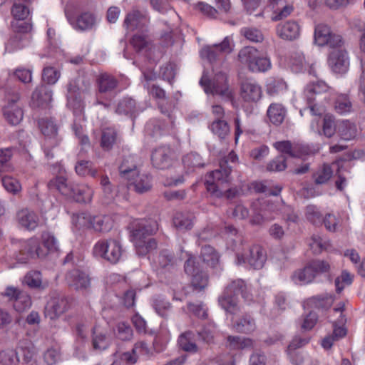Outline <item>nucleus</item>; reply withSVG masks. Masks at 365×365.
I'll return each instance as SVG.
<instances>
[{
  "label": "nucleus",
  "mask_w": 365,
  "mask_h": 365,
  "mask_svg": "<svg viewBox=\"0 0 365 365\" xmlns=\"http://www.w3.org/2000/svg\"><path fill=\"white\" fill-rule=\"evenodd\" d=\"M153 307L156 313L162 317H167L171 309L170 303L161 297H157L153 300Z\"/></svg>",
  "instance_id": "obj_61"
},
{
  "label": "nucleus",
  "mask_w": 365,
  "mask_h": 365,
  "mask_svg": "<svg viewBox=\"0 0 365 365\" xmlns=\"http://www.w3.org/2000/svg\"><path fill=\"white\" fill-rule=\"evenodd\" d=\"M113 227V222L108 216H94L91 218V227L96 232H108Z\"/></svg>",
  "instance_id": "obj_47"
},
{
  "label": "nucleus",
  "mask_w": 365,
  "mask_h": 365,
  "mask_svg": "<svg viewBox=\"0 0 365 365\" xmlns=\"http://www.w3.org/2000/svg\"><path fill=\"white\" fill-rule=\"evenodd\" d=\"M341 46L342 45L331 48L332 51L329 53L328 60L331 70L337 73L346 72L349 65L347 52Z\"/></svg>",
  "instance_id": "obj_20"
},
{
  "label": "nucleus",
  "mask_w": 365,
  "mask_h": 365,
  "mask_svg": "<svg viewBox=\"0 0 365 365\" xmlns=\"http://www.w3.org/2000/svg\"><path fill=\"white\" fill-rule=\"evenodd\" d=\"M31 305L30 296L24 292H21L13 303L14 308L19 312H24Z\"/></svg>",
  "instance_id": "obj_60"
},
{
  "label": "nucleus",
  "mask_w": 365,
  "mask_h": 365,
  "mask_svg": "<svg viewBox=\"0 0 365 365\" xmlns=\"http://www.w3.org/2000/svg\"><path fill=\"white\" fill-rule=\"evenodd\" d=\"M158 230L156 220L153 219H142L133 224L131 240L134 245L142 244V240L154 235Z\"/></svg>",
  "instance_id": "obj_12"
},
{
  "label": "nucleus",
  "mask_w": 365,
  "mask_h": 365,
  "mask_svg": "<svg viewBox=\"0 0 365 365\" xmlns=\"http://www.w3.org/2000/svg\"><path fill=\"white\" fill-rule=\"evenodd\" d=\"M130 43L134 50L147 58L155 57L156 48L148 31L138 32L132 37Z\"/></svg>",
  "instance_id": "obj_16"
},
{
  "label": "nucleus",
  "mask_w": 365,
  "mask_h": 365,
  "mask_svg": "<svg viewBox=\"0 0 365 365\" xmlns=\"http://www.w3.org/2000/svg\"><path fill=\"white\" fill-rule=\"evenodd\" d=\"M335 110L339 114L350 113L352 110V103L347 94H340L337 96L335 105Z\"/></svg>",
  "instance_id": "obj_56"
},
{
  "label": "nucleus",
  "mask_w": 365,
  "mask_h": 365,
  "mask_svg": "<svg viewBox=\"0 0 365 365\" xmlns=\"http://www.w3.org/2000/svg\"><path fill=\"white\" fill-rule=\"evenodd\" d=\"M289 65L294 73H299L308 68L309 74L317 76L316 70L314 67V62H310L309 59L305 58L304 54L300 51H294L291 52L289 61Z\"/></svg>",
  "instance_id": "obj_22"
},
{
  "label": "nucleus",
  "mask_w": 365,
  "mask_h": 365,
  "mask_svg": "<svg viewBox=\"0 0 365 365\" xmlns=\"http://www.w3.org/2000/svg\"><path fill=\"white\" fill-rule=\"evenodd\" d=\"M151 349L145 341H138L134 344L131 352H125L121 356V359L128 364H135L138 359V354L150 356Z\"/></svg>",
  "instance_id": "obj_35"
},
{
  "label": "nucleus",
  "mask_w": 365,
  "mask_h": 365,
  "mask_svg": "<svg viewBox=\"0 0 365 365\" xmlns=\"http://www.w3.org/2000/svg\"><path fill=\"white\" fill-rule=\"evenodd\" d=\"M38 125L42 133L46 137V144H50V141H54L55 145L59 144L61 138L58 137V127L53 119H41L38 121Z\"/></svg>",
  "instance_id": "obj_30"
},
{
  "label": "nucleus",
  "mask_w": 365,
  "mask_h": 365,
  "mask_svg": "<svg viewBox=\"0 0 365 365\" xmlns=\"http://www.w3.org/2000/svg\"><path fill=\"white\" fill-rule=\"evenodd\" d=\"M19 358L14 350H6L0 352V365H18Z\"/></svg>",
  "instance_id": "obj_64"
},
{
  "label": "nucleus",
  "mask_w": 365,
  "mask_h": 365,
  "mask_svg": "<svg viewBox=\"0 0 365 365\" xmlns=\"http://www.w3.org/2000/svg\"><path fill=\"white\" fill-rule=\"evenodd\" d=\"M159 108L162 113L165 114L168 121L164 122L158 119L150 120L145 125V133L153 138L160 136L164 133L170 131L175 128V120L171 113L165 110L162 104L159 105Z\"/></svg>",
  "instance_id": "obj_13"
},
{
  "label": "nucleus",
  "mask_w": 365,
  "mask_h": 365,
  "mask_svg": "<svg viewBox=\"0 0 365 365\" xmlns=\"http://www.w3.org/2000/svg\"><path fill=\"white\" fill-rule=\"evenodd\" d=\"M234 329L240 333L249 334L256 329L255 319L250 314H244L236 321L232 319Z\"/></svg>",
  "instance_id": "obj_41"
},
{
  "label": "nucleus",
  "mask_w": 365,
  "mask_h": 365,
  "mask_svg": "<svg viewBox=\"0 0 365 365\" xmlns=\"http://www.w3.org/2000/svg\"><path fill=\"white\" fill-rule=\"evenodd\" d=\"M90 88V83L80 76L69 80L66 84V106L75 114H81L83 110L84 102L81 94L88 91Z\"/></svg>",
  "instance_id": "obj_2"
},
{
  "label": "nucleus",
  "mask_w": 365,
  "mask_h": 365,
  "mask_svg": "<svg viewBox=\"0 0 365 365\" xmlns=\"http://www.w3.org/2000/svg\"><path fill=\"white\" fill-rule=\"evenodd\" d=\"M52 89L46 85L41 84L36 87L31 96V105L33 107L47 108L53 100Z\"/></svg>",
  "instance_id": "obj_27"
},
{
  "label": "nucleus",
  "mask_w": 365,
  "mask_h": 365,
  "mask_svg": "<svg viewBox=\"0 0 365 365\" xmlns=\"http://www.w3.org/2000/svg\"><path fill=\"white\" fill-rule=\"evenodd\" d=\"M241 96L246 102L257 103L262 96V88L255 81H245L241 84Z\"/></svg>",
  "instance_id": "obj_29"
},
{
  "label": "nucleus",
  "mask_w": 365,
  "mask_h": 365,
  "mask_svg": "<svg viewBox=\"0 0 365 365\" xmlns=\"http://www.w3.org/2000/svg\"><path fill=\"white\" fill-rule=\"evenodd\" d=\"M140 111L134 99L125 97L118 103L115 112L118 114L133 116Z\"/></svg>",
  "instance_id": "obj_43"
},
{
  "label": "nucleus",
  "mask_w": 365,
  "mask_h": 365,
  "mask_svg": "<svg viewBox=\"0 0 365 365\" xmlns=\"http://www.w3.org/2000/svg\"><path fill=\"white\" fill-rule=\"evenodd\" d=\"M238 58L252 72H265L271 68L269 58L259 56L258 51L254 47L247 46L242 48L238 53Z\"/></svg>",
  "instance_id": "obj_6"
},
{
  "label": "nucleus",
  "mask_w": 365,
  "mask_h": 365,
  "mask_svg": "<svg viewBox=\"0 0 365 365\" xmlns=\"http://www.w3.org/2000/svg\"><path fill=\"white\" fill-rule=\"evenodd\" d=\"M337 132L340 138L344 140H350L356 135V128L349 120H342L337 125Z\"/></svg>",
  "instance_id": "obj_46"
},
{
  "label": "nucleus",
  "mask_w": 365,
  "mask_h": 365,
  "mask_svg": "<svg viewBox=\"0 0 365 365\" xmlns=\"http://www.w3.org/2000/svg\"><path fill=\"white\" fill-rule=\"evenodd\" d=\"M46 256L47 252L42 249L38 240L32 237L21 244L15 257L19 263L26 264L31 259L44 258Z\"/></svg>",
  "instance_id": "obj_10"
},
{
  "label": "nucleus",
  "mask_w": 365,
  "mask_h": 365,
  "mask_svg": "<svg viewBox=\"0 0 365 365\" xmlns=\"http://www.w3.org/2000/svg\"><path fill=\"white\" fill-rule=\"evenodd\" d=\"M93 253L111 264H116L122 259L124 250L118 239L108 238L98 241L93 247Z\"/></svg>",
  "instance_id": "obj_4"
},
{
  "label": "nucleus",
  "mask_w": 365,
  "mask_h": 365,
  "mask_svg": "<svg viewBox=\"0 0 365 365\" xmlns=\"http://www.w3.org/2000/svg\"><path fill=\"white\" fill-rule=\"evenodd\" d=\"M61 76L60 72L53 67H45L42 72V80L47 84H55Z\"/></svg>",
  "instance_id": "obj_63"
},
{
  "label": "nucleus",
  "mask_w": 365,
  "mask_h": 365,
  "mask_svg": "<svg viewBox=\"0 0 365 365\" xmlns=\"http://www.w3.org/2000/svg\"><path fill=\"white\" fill-rule=\"evenodd\" d=\"M267 259L264 250L259 245H253L246 254H237V263L248 264L255 269H260L263 267Z\"/></svg>",
  "instance_id": "obj_15"
},
{
  "label": "nucleus",
  "mask_w": 365,
  "mask_h": 365,
  "mask_svg": "<svg viewBox=\"0 0 365 365\" xmlns=\"http://www.w3.org/2000/svg\"><path fill=\"white\" fill-rule=\"evenodd\" d=\"M185 273L191 278V285L198 291L204 289L208 284V275L200 267L196 258L189 257L184 265Z\"/></svg>",
  "instance_id": "obj_9"
},
{
  "label": "nucleus",
  "mask_w": 365,
  "mask_h": 365,
  "mask_svg": "<svg viewBox=\"0 0 365 365\" xmlns=\"http://www.w3.org/2000/svg\"><path fill=\"white\" fill-rule=\"evenodd\" d=\"M41 238L43 246L42 249L47 252V255L48 254H56L58 255V243L54 235L50 232H43L41 235Z\"/></svg>",
  "instance_id": "obj_50"
},
{
  "label": "nucleus",
  "mask_w": 365,
  "mask_h": 365,
  "mask_svg": "<svg viewBox=\"0 0 365 365\" xmlns=\"http://www.w3.org/2000/svg\"><path fill=\"white\" fill-rule=\"evenodd\" d=\"M329 90L328 85L323 81H317L308 84L304 91V97L307 102L308 108L313 115L320 114L317 103V98Z\"/></svg>",
  "instance_id": "obj_18"
},
{
  "label": "nucleus",
  "mask_w": 365,
  "mask_h": 365,
  "mask_svg": "<svg viewBox=\"0 0 365 365\" xmlns=\"http://www.w3.org/2000/svg\"><path fill=\"white\" fill-rule=\"evenodd\" d=\"M314 41L319 46H329L330 48L339 47L344 43L341 36L332 33L330 28L324 24L316 26Z\"/></svg>",
  "instance_id": "obj_17"
},
{
  "label": "nucleus",
  "mask_w": 365,
  "mask_h": 365,
  "mask_svg": "<svg viewBox=\"0 0 365 365\" xmlns=\"http://www.w3.org/2000/svg\"><path fill=\"white\" fill-rule=\"evenodd\" d=\"M138 158L136 155H128L123 158L121 164L119 166L120 175L126 180H132L138 172Z\"/></svg>",
  "instance_id": "obj_32"
},
{
  "label": "nucleus",
  "mask_w": 365,
  "mask_h": 365,
  "mask_svg": "<svg viewBox=\"0 0 365 365\" xmlns=\"http://www.w3.org/2000/svg\"><path fill=\"white\" fill-rule=\"evenodd\" d=\"M287 114L286 108L279 103H272L268 107L267 115L272 123L279 125L282 123Z\"/></svg>",
  "instance_id": "obj_40"
},
{
  "label": "nucleus",
  "mask_w": 365,
  "mask_h": 365,
  "mask_svg": "<svg viewBox=\"0 0 365 365\" xmlns=\"http://www.w3.org/2000/svg\"><path fill=\"white\" fill-rule=\"evenodd\" d=\"M149 17L145 12L133 11L127 14L123 26L130 31L138 30L139 32L148 31Z\"/></svg>",
  "instance_id": "obj_21"
},
{
  "label": "nucleus",
  "mask_w": 365,
  "mask_h": 365,
  "mask_svg": "<svg viewBox=\"0 0 365 365\" xmlns=\"http://www.w3.org/2000/svg\"><path fill=\"white\" fill-rule=\"evenodd\" d=\"M1 183L4 189L9 193L16 195L21 191L20 182L10 175H4L1 178Z\"/></svg>",
  "instance_id": "obj_55"
},
{
  "label": "nucleus",
  "mask_w": 365,
  "mask_h": 365,
  "mask_svg": "<svg viewBox=\"0 0 365 365\" xmlns=\"http://www.w3.org/2000/svg\"><path fill=\"white\" fill-rule=\"evenodd\" d=\"M212 133L220 138L224 139L230 133V127L227 123L222 119H216L210 125Z\"/></svg>",
  "instance_id": "obj_58"
},
{
  "label": "nucleus",
  "mask_w": 365,
  "mask_h": 365,
  "mask_svg": "<svg viewBox=\"0 0 365 365\" xmlns=\"http://www.w3.org/2000/svg\"><path fill=\"white\" fill-rule=\"evenodd\" d=\"M193 220L192 214L179 212L173 217V224L180 230H188L193 226Z\"/></svg>",
  "instance_id": "obj_48"
},
{
  "label": "nucleus",
  "mask_w": 365,
  "mask_h": 365,
  "mask_svg": "<svg viewBox=\"0 0 365 365\" xmlns=\"http://www.w3.org/2000/svg\"><path fill=\"white\" fill-rule=\"evenodd\" d=\"M200 258L207 266L215 267L219 263L220 256L212 247L205 245L201 249Z\"/></svg>",
  "instance_id": "obj_45"
},
{
  "label": "nucleus",
  "mask_w": 365,
  "mask_h": 365,
  "mask_svg": "<svg viewBox=\"0 0 365 365\" xmlns=\"http://www.w3.org/2000/svg\"><path fill=\"white\" fill-rule=\"evenodd\" d=\"M269 6L272 10V21H279L289 16L294 10L292 5L288 4L284 0H270Z\"/></svg>",
  "instance_id": "obj_33"
},
{
  "label": "nucleus",
  "mask_w": 365,
  "mask_h": 365,
  "mask_svg": "<svg viewBox=\"0 0 365 365\" xmlns=\"http://www.w3.org/2000/svg\"><path fill=\"white\" fill-rule=\"evenodd\" d=\"M178 344L180 349L190 354L198 352L199 348L195 343V334L191 331L181 334L178 339Z\"/></svg>",
  "instance_id": "obj_39"
},
{
  "label": "nucleus",
  "mask_w": 365,
  "mask_h": 365,
  "mask_svg": "<svg viewBox=\"0 0 365 365\" xmlns=\"http://www.w3.org/2000/svg\"><path fill=\"white\" fill-rule=\"evenodd\" d=\"M69 285L76 290L86 289L91 285V279L88 274L79 269H73L67 274Z\"/></svg>",
  "instance_id": "obj_31"
},
{
  "label": "nucleus",
  "mask_w": 365,
  "mask_h": 365,
  "mask_svg": "<svg viewBox=\"0 0 365 365\" xmlns=\"http://www.w3.org/2000/svg\"><path fill=\"white\" fill-rule=\"evenodd\" d=\"M200 84L207 94L218 95L224 98L230 99L232 93L230 88L227 76L225 73H215L212 80H210L204 73L200 81Z\"/></svg>",
  "instance_id": "obj_5"
},
{
  "label": "nucleus",
  "mask_w": 365,
  "mask_h": 365,
  "mask_svg": "<svg viewBox=\"0 0 365 365\" xmlns=\"http://www.w3.org/2000/svg\"><path fill=\"white\" fill-rule=\"evenodd\" d=\"M329 267V264L325 261L314 260L303 269L294 272L292 279L297 284H307L312 282L317 275L328 272Z\"/></svg>",
  "instance_id": "obj_7"
},
{
  "label": "nucleus",
  "mask_w": 365,
  "mask_h": 365,
  "mask_svg": "<svg viewBox=\"0 0 365 365\" xmlns=\"http://www.w3.org/2000/svg\"><path fill=\"white\" fill-rule=\"evenodd\" d=\"M131 179L127 180L129 182V186L133 187L138 193L148 192L152 187L151 177L147 174H140L138 172L134 177H131Z\"/></svg>",
  "instance_id": "obj_36"
},
{
  "label": "nucleus",
  "mask_w": 365,
  "mask_h": 365,
  "mask_svg": "<svg viewBox=\"0 0 365 365\" xmlns=\"http://www.w3.org/2000/svg\"><path fill=\"white\" fill-rule=\"evenodd\" d=\"M97 91L94 105L102 106L105 109L111 108L113 96L111 93L118 86V81L115 76L108 73H103L96 78Z\"/></svg>",
  "instance_id": "obj_3"
},
{
  "label": "nucleus",
  "mask_w": 365,
  "mask_h": 365,
  "mask_svg": "<svg viewBox=\"0 0 365 365\" xmlns=\"http://www.w3.org/2000/svg\"><path fill=\"white\" fill-rule=\"evenodd\" d=\"M171 149L169 146L155 148L151 155L152 163L158 169H166L171 165Z\"/></svg>",
  "instance_id": "obj_28"
},
{
  "label": "nucleus",
  "mask_w": 365,
  "mask_h": 365,
  "mask_svg": "<svg viewBox=\"0 0 365 365\" xmlns=\"http://www.w3.org/2000/svg\"><path fill=\"white\" fill-rule=\"evenodd\" d=\"M241 294L247 302L252 300V295L247 292L245 282L240 279L233 280L228 284L218 302L221 307L230 314H236L240 310L237 296Z\"/></svg>",
  "instance_id": "obj_1"
},
{
  "label": "nucleus",
  "mask_w": 365,
  "mask_h": 365,
  "mask_svg": "<svg viewBox=\"0 0 365 365\" xmlns=\"http://www.w3.org/2000/svg\"><path fill=\"white\" fill-rule=\"evenodd\" d=\"M118 140L116 130L113 128H105L102 130L101 147L103 150H110Z\"/></svg>",
  "instance_id": "obj_42"
},
{
  "label": "nucleus",
  "mask_w": 365,
  "mask_h": 365,
  "mask_svg": "<svg viewBox=\"0 0 365 365\" xmlns=\"http://www.w3.org/2000/svg\"><path fill=\"white\" fill-rule=\"evenodd\" d=\"M252 345V340L249 338L237 336H228L227 338L226 346L230 349H243L247 347H250Z\"/></svg>",
  "instance_id": "obj_53"
},
{
  "label": "nucleus",
  "mask_w": 365,
  "mask_h": 365,
  "mask_svg": "<svg viewBox=\"0 0 365 365\" xmlns=\"http://www.w3.org/2000/svg\"><path fill=\"white\" fill-rule=\"evenodd\" d=\"M231 171L232 169L228 165L227 161H221L220 168L210 173L206 179L205 184L207 190L212 193H216L220 185L228 183L230 181Z\"/></svg>",
  "instance_id": "obj_11"
},
{
  "label": "nucleus",
  "mask_w": 365,
  "mask_h": 365,
  "mask_svg": "<svg viewBox=\"0 0 365 365\" xmlns=\"http://www.w3.org/2000/svg\"><path fill=\"white\" fill-rule=\"evenodd\" d=\"M68 21L71 26L78 31H88L95 28L97 22L96 16L91 12H83L76 18L66 13Z\"/></svg>",
  "instance_id": "obj_25"
},
{
  "label": "nucleus",
  "mask_w": 365,
  "mask_h": 365,
  "mask_svg": "<svg viewBox=\"0 0 365 365\" xmlns=\"http://www.w3.org/2000/svg\"><path fill=\"white\" fill-rule=\"evenodd\" d=\"M182 163L185 168L190 171L194 170L196 168H202L204 166L201 157L195 152L190 153L183 156Z\"/></svg>",
  "instance_id": "obj_54"
},
{
  "label": "nucleus",
  "mask_w": 365,
  "mask_h": 365,
  "mask_svg": "<svg viewBox=\"0 0 365 365\" xmlns=\"http://www.w3.org/2000/svg\"><path fill=\"white\" fill-rule=\"evenodd\" d=\"M7 104L3 108V113L6 120L11 125L19 124L23 119V110L17 104L19 94L16 91H9L6 95Z\"/></svg>",
  "instance_id": "obj_14"
},
{
  "label": "nucleus",
  "mask_w": 365,
  "mask_h": 365,
  "mask_svg": "<svg viewBox=\"0 0 365 365\" xmlns=\"http://www.w3.org/2000/svg\"><path fill=\"white\" fill-rule=\"evenodd\" d=\"M274 148L282 154H287L292 158H302L308 155L310 149L299 143H291L289 140L278 141L274 144Z\"/></svg>",
  "instance_id": "obj_26"
},
{
  "label": "nucleus",
  "mask_w": 365,
  "mask_h": 365,
  "mask_svg": "<svg viewBox=\"0 0 365 365\" xmlns=\"http://www.w3.org/2000/svg\"><path fill=\"white\" fill-rule=\"evenodd\" d=\"M158 262L161 268L170 270L175 267L177 259L172 251L163 250L159 254Z\"/></svg>",
  "instance_id": "obj_51"
},
{
  "label": "nucleus",
  "mask_w": 365,
  "mask_h": 365,
  "mask_svg": "<svg viewBox=\"0 0 365 365\" xmlns=\"http://www.w3.org/2000/svg\"><path fill=\"white\" fill-rule=\"evenodd\" d=\"M287 89V83L280 78H269L266 85L267 94L273 97L284 93Z\"/></svg>",
  "instance_id": "obj_44"
},
{
  "label": "nucleus",
  "mask_w": 365,
  "mask_h": 365,
  "mask_svg": "<svg viewBox=\"0 0 365 365\" xmlns=\"http://www.w3.org/2000/svg\"><path fill=\"white\" fill-rule=\"evenodd\" d=\"M336 129L334 118L329 114L325 115L322 120V134L327 138H331L336 132Z\"/></svg>",
  "instance_id": "obj_57"
},
{
  "label": "nucleus",
  "mask_w": 365,
  "mask_h": 365,
  "mask_svg": "<svg viewBox=\"0 0 365 365\" xmlns=\"http://www.w3.org/2000/svg\"><path fill=\"white\" fill-rule=\"evenodd\" d=\"M13 155V148H0V173L11 172L14 170V167L11 163Z\"/></svg>",
  "instance_id": "obj_49"
},
{
  "label": "nucleus",
  "mask_w": 365,
  "mask_h": 365,
  "mask_svg": "<svg viewBox=\"0 0 365 365\" xmlns=\"http://www.w3.org/2000/svg\"><path fill=\"white\" fill-rule=\"evenodd\" d=\"M69 305L66 297L57 295L51 297L45 307V314L51 319H56L68 309Z\"/></svg>",
  "instance_id": "obj_24"
},
{
  "label": "nucleus",
  "mask_w": 365,
  "mask_h": 365,
  "mask_svg": "<svg viewBox=\"0 0 365 365\" xmlns=\"http://www.w3.org/2000/svg\"><path fill=\"white\" fill-rule=\"evenodd\" d=\"M91 342L93 350L101 353L109 348L112 338L106 329L96 325L91 330Z\"/></svg>",
  "instance_id": "obj_23"
},
{
  "label": "nucleus",
  "mask_w": 365,
  "mask_h": 365,
  "mask_svg": "<svg viewBox=\"0 0 365 365\" xmlns=\"http://www.w3.org/2000/svg\"><path fill=\"white\" fill-rule=\"evenodd\" d=\"M300 28L297 22L289 21L277 26L278 36L285 40H293L299 36Z\"/></svg>",
  "instance_id": "obj_37"
},
{
  "label": "nucleus",
  "mask_w": 365,
  "mask_h": 365,
  "mask_svg": "<svg viewBox=\"0 0 365 365\" xmlns=\"http://www.w3.org/2000/svg\"><path fill=\"white\" fill-rule=\"evenodd\" d=\"M75 170L76 173L81 176L91 175L95 177L97 173L96 170H93L92 163L89 160H78L75 166Z\"/></svg>",
  "instance_id": "obj_62"
},
{
  "label": "nucleus",
  "mask_w": 365,
  "mask_h": 365,
  "mask_svg": "<svg viewBox=\"0 0 365 365\" xmlns=\"http://www.w3.org/2000/svg\"><path fill=\"white\" fill-rule=\"evenodd\" d=\"M51 168L53 173L59 174V175H57L48 182V186L49 189L57 190L62 195L68 197V195L72 193L73 184L68 183L67 178L63 175L65 170L60 163L53 164Z\"/></svg>",
  "instance_id": "obj_19"
},
{
  "label": "nucleus",
  "mask_w": 365,
  "mask_h": 365,
  "mask_svg": "<svg viewBox=\"0 0 365 365\" xmlns=\"http://www.w3.org/2000/svg\"><path fill=\"white\" fill-rule=\"evenodd\" d=\"M71 192L68 197L83 203L90 202L93 195L92 188L87 185H73Z\"/></svg>",
  "instance_id": "obj_38"
},
{
  "label": "nucleus",
  "mask_w": 365,
  "mask_h": 365,
  "mask_svg": "<svg viewBox=\"0 0 365 365\" xmlns=\"http://www.w3.org/2000/svg\"><path fill=\"white\" fill-rule=\"evenodd\" d=\"M16 219L19 225L29 230H35L38 225V217L35 212L28 208H23L16 213Z\"/></svg>",
  "instance_id": "obj_34"
},
{
  "label": "nucleus",
  "mask_w": 365,
  "mask_h": 365,
  "mask_svg": "<svg viewBox=\"0 0 365 365\" xmlns=\"http://www.w3.org/2000/svg\"><path fill=\"white\" fill-rule=\"evenodd\" d=\"M215 327L212 324L206 325L197 331L199 339L207 344L215 342Z\"/></svg>",
  "instance_id": "obj_59"
},
{
  "label": "nucleus",
  "mask_w": 365,
  "mask_h": 365,
  "mask_svg": "<svg viewBox=\"0 0 365 365\" xmlns=\"http://www.w3.org/2000/svg\"><path fill=\"white\" fill-rule=\"evenodd\" d=\"M233 46L232 38L226 36L220 43L205 46L202 48L200 56L211 64L215 62H221L225 55L232 51Z\"/></svg>",
  "instance_id": "obj_8"
},
{
  "label": "nucleus",
  "mask_w": 365,
  "mask_h": 365,
  "mask_svg": "<svg viewBox=\"0 0 365 365\" xmlns=\"http://www.w3.org/2000/svg\"><path fill=\"white\" fill-rule=\"evenodd\" d=\"M333 175V170L328 164H324L322 167L314 173L313 179L317 185H322L327 183Z\"/></svg>",
  "instance_id": "obj_52"
}]
</instances>
